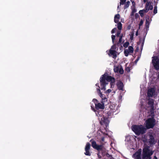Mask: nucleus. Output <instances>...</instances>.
Masks as SVG:
<instances>
[{
	"label": "nucleus",
	"instance_id": "f257e3e1",
	"mask_svg": "<svg viewBox=\"0 0 159 159\" xmlns=\"http://www.w3.org/2000/svg\"><path fill=\"white\" fill-rule=\"evenodd\" d=\"M90 142H92V146L93 148L98 151L97 155L99 159H101L102 157H104L106 155L109 159H114L111 155L106 153V149L104 147L103 144L98 145L96 141H93V139H91Z\"/></svg>",
	"mask_w": 159,
	"mask_h": 159
},
{
	"label": "nucleus",
	"instance_id": "f03ea898",
	"mask_svg": "<svg viewBox=\"0 0 159 159\" xmlns=\"http://www.w3.org/2000/svg\"><path fill=\"white\" fill-rule=\"evenodd\" d=\"M100 81L101 89L105 91L106 89V85L108 84V82H110L111 88H113L114 87L115 82V79L114 78L105 73L101 76L100 79Z\"/></svg>",
	"mask_w": 159,
	"mask_h": 159
},
{
	"label": "nucleus",
	"instance_id": "7ed1b4c3",
	"mask_svg": "<svg viewBox=\"0 0 159 159\" xmlns=\"http://www.w3.org/2000/svg\"><path fill=\"white\" fill-rule=\"evenodd\" d=\"M132 129L134 133L137 135L143 134L146 132V129L142 125H133L132 126Z\"/></svg>",
	"mask_w": 159,
	"mask_h": 159
},
{
	"label": "nucleus",
	"instance_id": "20e7f679",
	"mask_svg": "<svg viewBox=\"0 0 159 159\" xmlns=\"http://www.w3.org/2000/svg\"><path fill=\"white\" fill-rule=\"evenodd\" d=\"M153 153V152L150 150L149 147H144L143 149L142 159H151V156Z\"/></svg>",
	"mask_w": 159,
	"mask_h": 159
},
{
	"label": "nucleus",
	"instance_id": "39448f33",
	"mask_svg": "<svg viewBox=\"0 0 159 159\" xmlns=\"http://www.w3.org/2000/svg\"><path fill=\"white\" fill-rule=\"evenodd\" d=\"M155 124V120L154 117L149 118L146 121V127L147 129L153 128Z\"/></svg>",
	"mask_w": 159,
	"mask_h": 159
},
{
	"label": "nucleus",
	"instance_id": "423d86ee",
	"mask_svg": "<svg viewBox=\"0 0 159 159\" xmlns=\"http://www.w3.org/2000/svg\"><path fill=\"white\" fill-rule=\"evenodd\" d=\"M152 59V63L153 66L156 70L159 69V59L156 56L153 57Z\"/></svg>",
	"mask_w": 159,
	"mask_h": 159
},
{
	"label": "nucleus",
	"instance_id": "0eeeda50",
	"mask_svg": "<svg viewBox=\"0 0 159 159\" xmlns=\"http://www.w3.org/2000/svg\"><path fill=\"white\" fill-rule=\"evenodd\" d=\"M109 122V121L108 120V118L104 116H103L101 118L100 121V123L101 125H105L106 127L108 126Z\"/></svg>",
	"mask_w": 159,
	"mask_h": 159
},
{
	"label": "nucleus",
	"instance_id": "6e6552de",
	"mask_svg": "<svg viewBox=\"0 0 159 159\" xmlns=\"http://www.w3.org/2000/svg\"><path fill=\"white\" fill-rule=\"evenodd\" d=\"M134 48L132 46H129L128 47V49H125L124 50V54L125 56L127 57L129 53H133L134 52Z\"/></svg>",
	"mask_w": 159,
	"mask_h": 159
},
{
	"label": "nucleus",
	"instance_id": "1a4fd4ad",
	"mask_svg": "<svg viewBox=\"0 0 159 159\" xmlns=\"http://www.w3.org/2000/svg\"><path fill=\"white\" fill-rule=\"evenodd\" d=\"M141 149H139L137 152L133 155V157H134L135 159H142L141 157Z\"/></svg>",
	"mask_w": 159,
	"mask_h": 159
},
{
	"label": "nucleus",
	"instance_id": "9d476101",
	"mask_svg": "<svg viewBox=\"0 0 159 159\" xmlns=\"http://www.w3.org/2000/svg\"><path fill=\"white\" fill-rule=\"evenodd\" d=\"M148 143L151 145H153L156 143L155 138L152 134L149 135Z\"/></svg>",
	"mask_w": 159,
	"mask_h": 159
},
{
	"label": "nucleus",
	"instance_id": "9b49d317",
	"mask_svg": "<svg viewBox=\"0 0 159 159\" xmlns=\"http://www.w3.org/2000/svg\"><path fill=\"white\" fill-rule=\"evenodd\" d=\"M116 85L118 90L122 91L124 90V85L121 81L120 80L117 81L116 83Z\"/></svg>",
	"mask_w": 159,
	"mask_h": 159
},
{
	"label": "nucleus",
	"instance_id": "f8f14e48",
	"mask_svg": "<svg viewBox=\"0 0 159 159\" xmlns=\"http://www.w3.org/2000/svg\"><path fill=\"white\" fill-rule=\"evenodd\" d=\"M155 90L153 88H151L148 89L147 95L148 97H152L155 94Z\"/></svg>",
	"mask_w": 159,
	"mask_h": 159
},
{
	"label": "nucleus",
	"instance_id": "ddd939ff",
	"mask_svg": "<svg viewBox=\"0 0 159 159\" xmlns=\"http://www.w3.org/2000/svg\"><path fill=\"white\" fill-rule=\"evenodd\" d=\"M109 53H108L110 56H112L114 59H116L117 57V52L116 50L110 49L109 50Z\"/></svg>",
	"mask_w": 159,
	"mask_h": 159
},
{
	"label": "nucleus",
	"instance_id": "4468645a",
	"mask_svg": "<svg viewBox=\"0 0 159 159\" xmlns=\"http://www.w3.org/2000/svg\"><path fill=\"white\" fill-rule=\"evenodd\" d=\"M104 104L102 103H95V108L97 110L99 109H104Z\"/></svg>",
	"mask_w": 159,
	"mask_h": 159
},
{
	"label": "nucleus",
	"instance_id": "2eb2a0df",
	"mask_svg": "<svg viewBox=\"0 0 159 159\" xmlns=\"http://www.w3.org/2000/svg\"><path fill=\"white\" fill-rule=\"evenodd\" d=\"M148 104L151 107L152 109L154 108V100L152 99L149 98L148 99Z\"/></svg>",
	"mask_w": 159,
	"mask_h": 159
},
{
	"label": "nucleus",
	"instance_id": "dca6fc26",
	"mask_svg": "<svg viewBox=\"0 0 159 159\" xmlns=\"http://www.w3.org/2000/svg\"><path fill=\"white\" fill-rule=\"evenodd\" d=\"M100 87H99V88H97V91L98 93V94L99 95L100 97L102 98V99L103 98H105V97H104L102 93L100 91Z\"/></svg>",
	"mask_w": 159,
	"mask_h": 159
},
{
	"label": "nucleus",
	"instance_id": "f3484780",
	"mask_svg": "<svg viewBox=\"0 0 159 159\" xmlns=\"http://www.w3.org/2000/svg\"><path fill=\"white\" fill-rule=\"evenodd\" d=\"M123 37V34H120V36H119V41L116 43L117 46H119L120 44L122 42V38Z\"/></svg>",
	"mask_w": 159,
	"mask_h": 159
},
{
	"label": "nucleus",
	"instance_id": "a211bd4d",
	"mask_svg": "<svg viewBox=\"0 0 159 159\" xmlns=\"http://www.w3.org/2000/svg\"><path fill=\"white\" fill-rule=\"evenodd\" d=\"M120 18V14H118L114 16V21L116 23H118V19Z\"/></svg>",
	"mask_w": 159,
	"mask_h": 159
},
{
	"label": "nucleus",
	"instance_id": "6ab92c4d",
	"mask_svg": "<svg viewBox=\"0 0 159 159\" xmlns=\"http://www.w3.org/2000/svg\"><path fill=\"white\" fill-rule=\"evenodd\" d=\"M125 4L124 8V9H126L129 7L130 4V2L129 1H128L126 3L125 2Z\"/></svg>",
	"mask_w": 159,
	"mask_h": 159
},
{
	"label": "nucleus",
	"instance_id": "aec40b11",
	"mask_svg": "<svg viewBox=\"0 0 159 159\" xmlns=\"http://www.w3.org/2000/svg\"><path fill=\"white\" fill-rule=\"evenodd\" d=\"M90 143H87L86 144L85 150H89V149H90Z\"/></svg>",
	"mask_w": 159,
	"mask_h": 159
},
{
	"label": "nucleus",
	"instance_id": "412c9836",
	"mask_svg": "<svg viewBox=\"0 0 159 159\" xmlns=\"http://www.w3.org/2000/svg\"><path fill=\"white\" fill-rule=\"evenodd\" d=\"M117 28L119 30H120L122 28V24L119 22L117 24Z\"/></svg>",
	"mask_w": 159,
	"mask_h": 159
},
{
	"label": "nucleus",
	"instance_id": "4be33fe9",
	"mask_svg": "<svg viewBox=\"0 0 159 159\" xmlns=\"http://www.w3.org/2000/svg\"><path fill=\"white\" fill-rule=\"evenodd\" d=\"M120 74H123L124 73V71L122 66L120 67L119 69V71Z\"/></svg>",
	"mask_w": 159,
	"mask_h": 159
},
{
	"label": "nucleus",
	"instance_id": "5701e85b",
	"mask_svg": "<svg viewBox=\"0 0 159 159\" xmlns=\"http://www.w3.org/2000/svg\"><path fill=\"white\" fill-rule=\"evenodd\" d=\"M116 46H117L116 43L114 44L113 45L111 48L110 49H112L114 50H116Z\"/></svg>",
	"mask_w": 159,
	"mask_h": 159
},
{
	"label": "nucleus",
	"instance_id": "b1692460",
	"mask_svg": "<svg viewBox=\"0 0 159 159\" xmlns=\"http://www.w3.org/2000/svg\"><path fill=\"white\" fill-rule=\"evenodd\" d=\"M91 109L94 112H95L96 113V114L97 115V113H96V112H97L98 113V112L96 111L95 108H94V106L93 104H91Z\"/></svg>",
	"mask_w": 159,
	"mask_h": 159
},
{
	"label": "nucleus",
	"instance_id": "393cba45",
	"mask_svg": "<svg viewBox=\"0 0 159 159\" xmlns=\"http://www.w3.org/2000/svg\"><path fill=\"white\" fill-rule=\"evenodd\" d=\"M119 67L116 66V67H115L114 68V71L115 73H118L119 71Z\"/></svg>",
	"mask_w": 159,
	"mask_h": 159
},
{
	"label": "nucleus",
	"instance_id": "a878e982",
	"mask_svg": "<svg viewBox=\"0 0 159 159\" xmlns=\"http://www.w3.org/2000/svg\"><path fill=\"white\" fill-rule=\"evenodd\" d=\"M85 152L84 153L86 155L90 156L91 155V154L90 153L89 151V150H85Z\"/></svg>",
	"mask_w": 159,
	"mask_h": 159
},
{
	"label": "nucleus",
	"instance_id": "bb28decb",
	"mask_svg": "<svg viewBox=\"0 0 159 159\" xmlns=\"http://www.w3.org/2000/svg\"><path fill=\"white\" fill-rule=\"evenodd\" d=\"M107 98L105 97L102 99L101 103L104 104L105 102H107Z\"/></svg>",
	"mask_w": 159,
	"mask_h": 159
},
{
	"label": "nucleus",
	"instance_id": "cd10ccee",
	"mask_svg": "<svg viewBox=\"0 0 159 159\" xmlns=\"http://www.w3.org/2000/svg\"><path fill=\"white\" fill-rule=\"evenodd\" d=\"M129 45V43L128 42H126L123 44V46L125 48H127Z\"/></svg>",
	"mask_w": 159,
	"mask_h": 159
},
{
	"label": "nucleus",
	"instance_id": "c85d7f7f",
	"mask_svg": "<svg viewBox=\"0 0 159 159\" xmlns=\"http://www.w3.org/2000/svg\"><path fill=\"white\" fill-rule=\"evenodd\" d=\"M143 20H141L140 21V23H139V29H140V26L142 25L143 24Z\"/></svg>",
	"mask_w": 159,
	"mask_h": 159
},
{
	"label": "nucleus",
	"instance_id": "c756f323",
	"mask_svg": "<svg viewBox=\"0 0 159 159\" xmlns=\"http://www.w3.org/2000/svg\"><path fill=\"white\" fill-rule=\"evenodd\" d=\"M126 0H120V5H124L125 2Z\"/></svg>",
	"mask_w": 159,
	"mask_h": 159
},
{
	"label": "nucleus",
	"instance_id": "7c9ffc66",
	"mask_svg": "<svg viewBox=\"0 0 159 159\" xmlns=\"http://www.w3.org/2000/svg\"><path fill=\"white\" fill-rule=\"evenodd\" d=\"M144 12L143 11V10H141L139 11V13L140 14L141 17H143L144 16Z\"/></svg>",
	"mask_w": 159,
	"mask_h": 159
},
{
	"label": "nucleus",
	"instance_id": "2f4dec72",
	"mask_svg": "<svg viewBox=\"0 0 159 159\" xmlns=\"http://www.w3.org/2000/svg\"><path fill=\"white\" fill-rule=\"evenodd\" d=\"M116 36L115 35H111V39L112 40V42L113 43H114L115 42V39Z\"/></svg>",
	"mask_w": 159,
	"mask_h": 159
},
{
	"label": "nucleus",
	"instance_id": "473e14b6",
	"mask_svg": "<svg viewBox=\"0 0 159 159\" xmlns=\"http://www.w3.org/2000/svg\"><path fill=\"white\" fill-rule=\"evenodd\" d=\"M157 13V7L155 6L154 7V9L153 10V13L154 14H156Z\"/></svg>",
	"mask_w": 159,
	"mask_h": 159
},
{
	"label": "nucleus",
	"instance_id": "72a5a7b5",
	"mask_svg": "<svg viewBox=\"0 0 159 159\" xmlns=\"http://www.w3.org/2000/svg\"><path fill=\"white\" fill-rule=\"evenodd\" d=\"M149 22L147 20H146V28H148Z\"/></svg>",
	"mask_w": 159,
	"mask_h": 159
},
{
	"label": "nucleus",
	"instance_id": "f704fd0d",
	"mask_svg": "<svg viewBox=\"0 0 159 159\" xmlns=\"http://www.w3.org/2000/svg\"><path fill=\"white\" fill-rule=\"evenodd\" d=\"M143 10V11L144 12V13H147V12L148 11V9H147V8H146V7L145 8V9H143L142 10Z\"/></svg>",
	"mask_w": 159,
	"mask_h": 159
},
{
	"label": "nucleus",
	"instance_id": "c9c22d12",
	"mask_svg": "<svg viewBox=\"0 0 159 159\" xmlns=\"http://www.w3.org/2000/svg\"><path fill=\"white\" fill-rule=\"evenodd\" d=\"M132 9V13H134L136 12L137 11V10L135 8V7L131 8Z\"/></svg>",
	"mask_w": 159,
	"mask_h": 159
},
{
	"label": "nucleus",
	"instance_id": "e433bc0d",
	"mask_svg": "<svg viewBox=\"0 0 159 159\" xmlns=\"http://www.w3.org/2000/svg\"><path fill=\"white\" fill-rule=\"evenodd\" d=\"M132 6H131V8L135 7L136 3L135 2H132Z\"/></svg>",
	"mask_w": 159,
	"mask_h": 159
},
{
	"label": "nucleus",
	"instance_id": "4c0bfd02",
	"mask_svg": "<svg viewBox=\"0 0 159 159\" xmlns=\"http://www.w3.org/2000/svg\"><path fill=\"white\" fill-rule=\"evenodd\" d=\"M120 31H118L117 32V33L116 34V36L117 37H119L120 36Z\"/></svg>",
	"mask_w": 159,
	"mask_h": 159
},
{
	"label": "nucleus",
	"instance_id": "58836bf2",
	"mask_svg": "<svg viewBox=\"0 0 159 159\" xmlns=\"http://www.w3.org/2000/svg\"><path fill=\"white\" fill-rule=\"evenodd\" d=\"M134 33H133L131 34V35H130V40H132L133 39V38H134Z\"/></svg>",
	"mask_w": 159,
	"mask_h": 159
},
{
	"label": "nucleus",
	"instance_id": "ea45409f",
	"mask_svg": "<svg viewBox=\"0 0 159 159\" xmlns=\"http://www.w3.org/2000/svg\"><path fill=\"white\" fill-rule=\"evenodd\" d=\"M116 30V28H113L111 31V33L112 34H113L115 32Z\"/></svg>",
	"mask_w": 159,
	"mask_h": 159
},
{
	"label": "nucleus",
	"instance_id": "a19ab883",
	"mask_svg": "<svg viewBox=\"0 0 159 159\" xmlns=\"http://www.w3.org/2000/svg\"><path fill=\"white\" fill-rule=\"evenodd\" d=\"M152 9H153V6L152 5H150L149 6L148 10H152Z\"/></svg>",
	"mask_w": 159,
	"mask_h": 159
},
{
	"label": "nucleus",
	"instance_id": "79ce46f5",
	"mask_svg": "<svg viewBox=\"0 0 159 159\" xmlns=\"http://www.w3.org/2000/svg\"><path fill=\"white\" fill-rule=\"evenodd\" d=\"M93 101L94 102L95 104V103H97L98 102V100L95 98H94L93 99Z\"/></svg>",
	"mask_w": 159,
	"mask_h": 159
},
{
	"label": "nucleus",
	"instance_id": "37998d69",
	"mask_svg": "<svg viewBox=\"0 0 159 159\" xmlns=\"http://www.w3.org/2000/svg\"><path fill=\"white\" fill-rule=\"evenodd\" d=\"M131 26L130 25H128L127 27L126 28V29L127 30H130L131 29Z\"/></svg>",
	"mask_w": 159,
	"mask_h": 159
},
{
	"label": "nucleus",
	"instance_id": "c03bdc74",
	"mask_svg": "<svg viewBox=\"0 0 159 159\" xmlns=\"http://www.w3.org/2000/svg\"><path fill=\"white\" fill-rule=\"evenodd\" d=\"M144 40H145V38H143V39L142 43V45H141V47H143V45H144Z\"/></svg>",
	"mask_w": 159,
	"mask_h": 159
},
{
	"label": "nucleus",
	"instance_id": "a18cd8bd",
	"mask_svg": "<svg viewBox=\"0 0 159 159\" xmlns=\"http://www.w3.org/2000/svg\"><path fill=\"white\" fill-rule=\"evenodd\" d=\"M111 90L110 89H108L107 90L106 92V93H111Z\"/></svg>",
	"mask_w": 159,
	"mask_h": 159
},
{
	"label": "nucleus",
	"instance_id": "49530a36",
	"mask_svg": "<svg viewBox=\"0 0 159 159\" xmlns=\"http://www.w3.org/2000/svg\"><path fill=\"white\" fill-rule=\"evenodd\" d=\"M126 70L128 72H129L130 71V69L129 67H127L126 69Z\"/></svg>",
	"mask_w": 159,
	"mask_h": 159
},
{
	"label": "nucleus",
	"instance_id": "de8ad7c7",
	"mask_svg": "<svg viewBox=\"0 0 159 159\" xmlns=\"http://www.w3.org/2000/svg\"><path fill=\"white\" fill-rule=\"evenodd\" d=\"M138 16H139V15L138 13H136L135 14V17L136 18H137Z\"/></svg>",
	"mask_w": 159,
	"mask_h": 159
},
{
	"label": "nucleus",
	"instance_id": "09e8293b",
	"mask_svg": "<svg viewBox=\"0 0 159 159\" xmlns=\"http://www.w3.org/2000/svg\"><path fill=\"white\" fill-rule=\"evenodd\" d=\"M141 42H142V40H141V39H140L138 43V44H140V43H141Z\"/></svg>",
	"mask_w": 159,
	"mask_h": 159
},
{
	"label": "nucleus",
	"instance_id": "8fccbe9b",
	"mask_svg": "<svg viewBox=\"0 0 159 159\" xmlns=\"http://www.w3.org/2000/svg\"><path fill=\"white\" fill-rule=\"evenodd\" d=\"M138 34H139L138 31V30H137L136 32L135 35L136 36H137L138 35Z\"/></svg>",
	"mask_w": 159,
	"mask_h": 159
},
{
	"label": "nucleus",
	"instance_id": "3c124183",
	"mask_svg": "<svg viewBox=\"0 0 159 159\" xmlns=\"http://www.w3.org/2000/svg\"><path fill=\"white\" fill-rule=\"evenodd\" d=\"M96 86H97L98 87V88H99V87H100L99 85V84L98 83H97L96 84Z\"/></svg>",
	"mask_w": 159,
	"mask_h": 159
},
{
	"label": "nucleus",
	"instance_id": "603ef678",
	"mask_svg": "<svg viewBox=\"0 0 159 159\" xmlns=\"http://www.w3.org/2000/svg\"><path fill=\"white\" fill-rule=\"evenodd\" d=\"M101 140L102 141H104V137H102L101 138Z\"/></svg>",
	"mask_w": 159,
	"mask_h": 159
},
{
	"label": "nucleus",
	"instance_id": "864d4df0",
	"mask_svg": "<svg viewBox=\"0 0 159 159\" xmlns=\"http://www.w3.org/2000/svg\"><path fill=\"white\" fill-rule=\"evenodd\" d=\"M138 60H139V58H137V59L135 61V63L137 62L138 61Z\"/></svg>",
	"mask_w": 159,
	"mask_h": 159
},
{
	"label": "nucleus",
	"instance_id": "5fc2aeb1",
	"mask_svg": "<svg viewBox=\"0 0 159 159\" xmlns=\"http://www.w3.org/2000/svg\"><path fill=\"white\" fill-rule=\"evenodd\" d=\"M153 159H157V157H156V156H155L153 158Z\"/></svg>",
	"mask_w": 159,
	"mask_h": 159
},
{
	"label": "nucleus",
	"instance_id": "6e6d98bb",
	"mask_svg": "<svg viewBox=\"0 0 159 159\" xmlns=\"http://www.w3.org/2000/svg\"><path fill=\"white\" fill-rule=\"evenodd\" d=\"M134 13H132V12H131V16H133V15H134Z\"/></svg>",
	"mask_w": 159,
	"mask_h": 159
},
{
	"label": "nucleus",
	"instance_id": "4d7b16f0",
	"mask_svg": "<svg viewBox=\"0 0 159 159\" xmlns=\"http://www.w3.org/2000/svg\"><path fill=\"white\" fill-rule=\"evenodd\" d=\"M130 1L132 3V2H134L133 0H130Z\"/></svg>",
	"mask_w": 159,
	"mask_h": 159
},
{
	"label": "nucleus",
	"instance_id": "13d9d810",
	"mask_svg": "<svg viewBox=\"0 0 159 159\" xmlns=\"http://www.w3.org/2000/svg\"><path fill=\"white\" fill-rule=\"evenodd\" d=\"M144 2H147V0H143Z\"/></svg>",
	"mask_w": 159,
	"mask_h": 159
},
{
	"label": "nucleus",
	"instance_id": "bf43d9fd",
	"mask_svg": "<svg viewBox=\"0 0 159 159\" xmlns=\"http://www.w3.org/2000/svg\"><path fill=\"white\" fill-rule=\"evenodd\" d=\"M119 6H118V7H117V8H119Z\"/></svg>",
	"mask_w": 159,
	"mask_h": 159
},
{
	"label": "nucleus",
	"instance_id": "052dcab7",
	"mask_svg": "<svg viewBox=\"0 0 159 159\" xmlns=\"http://www.w3.org/2000/svg\"><path fill=\"white\" fill-rule=\"evenodd\" d=\"M146 5L147 6V7H148V5H147V4H146Z\"/></svg>",
	"mask_w": 159,
	"mask_h": 159
},
{
	"label": "nucleus",
	"instance_id": "680f3d73",
	"mask_svg": "<svg viewBox=\"0 0 159 159\" xmlns=\"http://www.w3.org/2000/svg\"><path fill=\"white\" fill-rule=\"evenodd\" d=\"M158 77L159 78V74H158Z\"/></svg>",
	"mask_w": 159,
	"mask_h": 159
},
{
	"label": "nucleus",
	"instance_id": "e2e57ef3",
	"mask_svg": "<svg viewBox=\"0 0 159 159\" xmlns=\"http://www.w3.org/2000/svg\"><path fill=\"white\" fill-rule=\"evenodd\" d=\"M103 159H106L105 158H104Z\"/></svg>",
	"mask_w": 159,
	"mask_h": 159
},
{
	"label": "nucleus",
	"instance_id": "0e129e2a",
	"mask_svg": "<svg viewBox=\"0 0 159 159\" xmlns=\"http://www.w3.org/2000/svg\"><path fill=\"white\" fill-rule=\"evenodd\" d=\"M124 41L122 43H124Z\"/></svg>",
	"mask_w": 159,
	"mask_h": 159
},
{
	"label": "nucleus",
	"instance_id": "69168bd1",
	"mask_svg": "<svg viewBox=\"0 0 159 159\" xmlns=\"http://www.w3.org/2000/svg\"><path fill=\"white\" fill-rule=\"evenodd\" d=\"M158 146H159V143H158Z\"/></svg>",
	"mask_w": 159,
	"mask_h": 159
}]
</instances>
